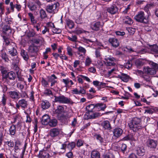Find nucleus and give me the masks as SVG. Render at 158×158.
I'll use <instances>...</instances> for the list:
<instances>
[{
  "label": "nucleus",
  "mask_w": 158,
  "mask_h": 158,
  "mask_svg": "<svg viewBox=\"0 0 158 158\" xmlns=\"http://www.w3.org/2000/svg\"><path fill=\"white\" fill-rule=\"evenodd\" d=\"M8 94L10 97L12 99H19V95L18 93L16 91H10Z\"/></svg>",
  "instance_id": "obj_23"
},
{
  "label": "nucleus",
  "mask_w": 158,
  "mask_h": 158,
  "mask_svg": "<svg viewBox=\"0 0 158 158\" xmlns=\"http://www.w3.org/2000/svg\"><path fill=\"white\" fill-rule=\"evenodd\" d=\"M48 81L51 82L53 81H55V79H56L57 77L54 74H52L51 76L48 77Z\"/></svg>",
  "instance_id": "obj_54"
},
{
  "label": "nucleus",
  "mask_w": 158,
  "mask_h": 158,
  "mask_svg": "<svg viewBox=\"0 0 158 158\" xmlns=\"http://www.w3.org/2000/svg\"><path fill=\"white\" fill-rule=\"evenodd\" d=\"M104 24L100 22H94L92 23L90 25L91 29L95 31H98L102 28Z\"/></svg>",
  "instance_id": "obj_8"
},
{
  "label": "nucleus",
  "mask_w": 158,
  "mask_h": 158,
  "mask_svg": "<svg viewBox=\"0 0 158 158\" xmlns=\"http://www.w3.org/2000/svg\"><path fill=\"white\" fill-rule=\"evenodd\" d=\"M80 90L79 91L77 88H75L72 90V93L76 94H85L86 93L85 89L81 86L80 87Z\"/></svg>",
  "instance_id": "obj_17"
},
{
  "label": "nucleus",
  "mask_w": 158,
  "mask_h": 158,
  "mask_svg": "<svg viewBox=\"0 0 158 158\" xmlns=\"http://www.w3.org/2000/svg\"><path fill=\"white\" fill-rule=\"evenodd\" d=\"M28 16L30 19L31 22L33 24H35L36 23V20L35 19V17L33 14L31 13H28Z\"/></svg>",
  "instance_id": "obj_47"
},
{
  "label": "nucleus",
  "mask_w": 158,
  "mask_h": 158,
  "mask_svg": "<svg viewBox=\"0 0 158 158\" xmlns=\"http://www.w3.org/2000/svg\"><path fill=\"white\" fill-rule=\"evenodd\" d=\"M40 16L41 19H43L47 17L45 11L43 9H41L40 12Z\"/></svg>",
  "instance_id": "obj_34"
},
{
  "label": "nucleus",
  "mask_w": 158,
  "mask_h": 158,
  "mask_svg": "<svg viewBox=\"0 0 158 158\" xmlns=\"http://www.w3.org/2000/svg\"><path fill=\"white\" fill-rule=\"evenodd\" d=\"M134 19L137 22L147 23L148 20L145 15L144 12L141 11L139 12L134 17Z\"/></svg>",
  "instance_id": "obj_4"
},
{
  "label": "nucleus",
  "mask_w": 158,
  "mask_h": 158,
  "mask_svg": "<svg viewBox=\"0 0 158 158\" xmlns=\"http://www.w3.org/2000/svg\"><path fill=\"white\" fill-rule=\"evenodd\" d=\"M143 72L148 75H155L156 73V71L154 69L150 68L149 67H145L143 68Z\"/></svg>",
  "instance_id": "obj_13"
},
{
  "label": "nucleus",
  "mask_w": 158,
  "mask_h": 158,
  "mask_svg": "<svg viewBox=\"0 0 158 158\" xmlns=\"http://www.w3.org/2000/svg\"><path fill=\"white\" fill-rule=\"evenodd\" d=\"M61 29L56 28L55 27H54L52 29V32L55 34H60L61 33Z\"/></svg>",
  "instance_id": "obj_57"
},
{
  "label": "nucleus",
  "mask_w": 158,
  "mask_h": 158,
  "mask_svg": "<svg viewBox=\"0 0 158 158\" xmlns=\"http://www.w3.org/2000/svg\"><path fill=\"white\" fill-rule=\"evenodd\" d=\"M149 64L151 66L152 68L153 69H154L155 70L158 69V64L151 61L149 63Z\"/></svg>",
  "instance_id": "obj_50"
},
{
  "label": "nucleus",
  "mask_w": 158,
  "mask_h": 158,
  "mask_svg": "<svg viewBox=\"0 0 158 158\" xmlns=\"http://www.w3.org/2000/svg\"><path fill=\"white\" fill-rule=\"evenodd\" d=\"M90 157L91 158H100V154L99 151L94 150L91 152Z\"/></svg>",
  "instance_id": "obj_20"
},
{
  "label": "nucleus",
  "mask_w": 158,
  "mask_h": 158,
  "mask_svg": "<svg viewBox=\"0 0 158 158\" xmlns=\"http://www.w3.org/2000/svg\"><path fill=\"white\" fill-rule=\"evenodd\" d=\"M38 50V47L34 44L30 46L28 48V53L31 57L35 56Z\"/></svg>",
  "instance_id": "obj_7"
},
{
  "label": "nucleus",
  "mask_w": 158,
  "mask_h": 158,
  "mask_svg": "<svg viewBox=\"0 0 158 158\" xmlns=\"http://www.w3.org/2000/svg\"><path fill=\"white\" fill-rule=\"evenodd\" d=\"M95 138L96 139L100 141V143H102L103 142V138L101 137V136L99 135H96L94 136Z\"/></svg>",
  "instance_id": "obj_61"
},
{
  "label": "nucleus",
  "mask_w": 158,
  "mask_h": 158,
  "mask_svg": "<svg viewBox=\"0 0 158 158\" xmlns=\"http://www.w3.org/2000/svg\"><path fill=\"white\" fill-rule=\"evenodd\" d=\"M155 6V4L153 2H150L149 3H148L144 7V10H148L149 9L151 8V7H154Z\"/></svg>",
  "instance_id": "obj_46"
},
{
  "label": "nucleus",
  "mask_w": 158,
  "mask_h": 158,
  "mask_svg": "<svg viewBox=\"0 0 158 158\" xmlns=\"http://www.w3.org/2000/svg\"><path fill=\"white\" fill-rule=\"evenodd\" d=\"M5 23L7 24H8L10 25L11 23L12 22V20L8 18V17H5L4 19Z\"/></svg>",
  "instance_id": "obj_60"
},
{
  "label": "nucleus",
  "mask_w": 158,
  "mask_h": 158,
  "mask_svg": "<svg viewBox=\"0 0 158 158\" xmlns=\"http://www.w3.org/2000/svg\"><path fill=\"white\" fill-rule=\"evenodd\" d=\"M57 124V120L55 119L50 120L48 124L51 127L56 126Z\"/></svg>",
  "instance_id": "obj_37"
},
{
  "label": "nucleus",
  "mask_w": 158,
  "mask_h": 158,
  "mask_svg": "<svg viewBox=\"0 0 158 158\" xmlns=\"http://www.w3.org/2000/svg\"><path fill=\"white\" fill-rule=\"evenodd\" d=\"M108 41L114 47L117 48L119 46V42L118 39L114 38L109 39Z\"/></svg>",
  "instance_id": "obj_14"
},
{
  "label": "nucleus",
  "mask_w": 158,
  "mask_h": 158,
  "mask_svg": "<svg viewBox=\"0 0 158 158\" xmlns=\"http://www.w3.org/2000/svg\"><path fill=\"white\" fill-rule=\"evenodd\" d=\"M50 120L49 116L47 115H44L42 117L41 122L43 125H47L48 124Z\"/></svg>",
  "instance_id": "obj_19"
},
{
  "label": "nucleus",
  "mask_w": 158,
  "mask_h": 158,
  "mask_svg": "<svg viewBox=\"0 0 158 158\" xmlns=\"http://www.w3.org/2000/svg\"><path fill=\"white\" fill-rule=\"evenodd\" d=\"M66 23L67 26L70 29H72L74 27V23L70 19L66 20Z\"/></svg>",
  "instance_id": "obj_39"
},
{
  "label": "nucleus",
  "mask_w": 158,
  "mask_h": 158,
  "mask_svg": "<svg viewBox=\"0 0 158 158\" xmlns=\"http://www.w3.org/2000/svg\"><path fill=\"white\" fill-rule=\"evenodd\" d=\"M1 31L3 35L9 36L11 34L12 29L10 25L7 24L4 22H2L0 24Z\"/></svg>",
  "instance_id": "obj_3"
},
{
  "label": "nucleus",
  "mask_w": 158,
  "mask_h": 158,
  "mask_svg": "<svg viewBox=\"0 0 158 158\" xmlns=\"http://www.w3.org/2000/svg\"><path fill=\"white\" fill-rule=\"evenodd\" d=\"M5 12L4 6L2 3H0V14L1 16Z\"/></svg>",
  "instance_id": "obj_53"
},
{
  "label": "nucleus",
  "mask_w": 158,
  "mask_h": 158,
  "mask_svg": "<svg viewBox=\"0 0 158 158\" xmlns=\"http://www.w3.org/2000/svg\"><path fill=\"white\" fill-rule=\"evenodd\" d=\"M127 30L130 35H133L135 31V29L132 27H129L127 28Z\"/></svg>",
  "instance_id": "obj_51"
},
{
  "label": "nucleus",
  "mask_w": 158,
  "mask_h": 158,
  "mask_svg": "<svg viewBox=\"0 0 158 158\" xmlns=\"http://www.w3.org/2000/svg\"><path fill=\"white\" fill-rule=\"evenodd\" d=\"M48 81H46L44 78H42L41 83L42 85L45 87H47L48 85Z\"/></svg>",
  "instance_id": "obj_56"
},
{
  "label": "nucleus",
  "mask_w": 158,
  "mask_h": 158,
  "mask_svg": "<svg viewBox=\"0 0 158 158\" xmlns=\"http://www.w3.org/2000/svg\"><path fill=\"white\" fill-rule=\"evenodd\" d=\"M67 50L68 54L70 56H72L73 55L72 49L69 46H68L67 47Z\"/></svg>",
  "instance_id": "obj_59"
},
{
  "label": "nucleus",
  "mask_w": 158,
  "mask_h": 158,
  "mask_svg": "<svg viewBox=\"0 0 158 158\" xmlns=\"http://www.w3.org/2000/svg\"><path fill=\"white\" fill-rule=\"evenodd\" d=\"M1 57L2 59L4 60L5 62H8L9 61L8 56L6 52H2L1 54Z\"/></svg>",
  "instance_id": "obj_42"
},
{
  "label": "nucleus",
  "mask_w": 158,
  "mask_h": 158,
  "mask_svg": "<svg viewBox=\"0 0 158 158\" xmlns=\"http://www.w3.org/2000/svg\"><path fill=\"white\" fill-rule=\"evenodd\" d=\"M71 115H65V114L61 115L60 117L59 118V119L60 120H61L62 121H64L65 120L67 119L68 118H70L71 117Z\"/></svg>",
  "instance_id": "obj_43"
},
{
  "label": "nucleus",
  "mask_w": 158,
  "mask_h": 158,
  "mask_svg": "<svg viewBox=\"0 0 158 158\" xmlns=\"http://www.w3.org/2000/svg\"><path fill=\"white\" fill-rule=\"evenodd\" d=\"M20 54L25 60L27 61L29 59V57L27 52L25 50L23 49L21 50Z\"/></svg>",
  "instance_id": "obj_29"
},
{
  "label": "nucleus",
  "mask_w": 158,
  "mask_h": 158,
  "mask_svg": "<svg viewBox=\"0 0 158 158\" xmlns=\"http://www.w3.org/2000/svg\"><path fill=\"white\" fill-rule=\"evenodd\" d=\"M118 77L120 78L124 82H127L128 81L130 77L127 74L122 73L121 75H118Z\"/></svg>",
  "instance_id": "obj_24"
},
{
  "label": "nucleus",
  "mask_w": 158,
  "mask_h": 158,
  "mask_svg": "<svg viewBox=\"0 0 158 158\" xmlns=\"http://www.w3.org/2000/svg\"><path fill=\"white\" fill-rule=\"evenodd\" d=\"M123 132V130L119 127L115 128L113 131V135L116 138L120 137L122 134Z\"/></svg>",
  "instance_id": "obj_9"
},
{
  "label": "nucleus",
  "mask_w": 158,
  "mask_h": 158,
  "mask_svg": "<svg viewBox=\"0 0 158 158\" xmlns=\"http://www.w3.org/2000/svg\"><path fill=\"white\" fill-rule=\"evenodd\" d=\"M148 48L150 50L152 53L158 54V46L157 45H148Z\"/></svg>",
  "instance_id": "obj_18"
},
{
  "label": "nucleus",
  "mask_w": 158,
  "mask_h": 158,
  "mask_svg": "<svg viewBox=\"0 0 158 158\" xmlns=\"http://www.w3.org/2000/svg\"><path fill=\"white\" fill-rule=\"evenodd\" d=\"M146 143L147 145L150 148H155L157 145V141L152 139H148Z\"/></svg>",
  "instance_id": "obj_16"
},
{
  "label": "nucleus",
  "mask_w": 158,
  "mask_h": 158,
  "mask_svg": "<svg viewBox=\"0 0 158 158\" xmlns=\"http://www.w3.org/2000/svg\"><path fill=\"white\" fill-rule=\"evenodd\" d=\"M118 8L115 5L112 6L111 7L108 8L107 10L112 15H114L118 13Z\"/></svg>",
  "instance_id": "obj_12"
},
{
  "label": "nucleus",
  "mask_w": 158,
  "mask_h": 158,
  "mask_svg": "<svg viewBox=\"0 0 158 158\" xmlns=\"http://www.w3.org/2000/svg\"><path fill=\"white\" fill-rule=\"evenodd\" d=\"M75 145L76 143L74 142L69 143L67 144V148H68L69 150H71L75 147Z\"/></svg>",
  "instance_id": "obj_41"
},
{
  "label": "nucleus",
  "mask_w": 158,
  "mask_h": 158,
  "mask_svg": "<svg viewBox=\"0 0 158 158\" xmlns=\"http://www.w3.org/2000/svg\"><path fill=\"white\" fill-rule=\"evenodd\" d=\"M123 20H124L125 23L131 24L133 23V20L129 16H125L123 17Z\"/></svg>",
  "instance_id": "obj_33"
},
{
  "label": "nucleus",
  "mask_w": 158,
  "mask_h": 158,
  "mask_svg": "<svg viewBox=\"0 0 158 158\" xmlns=\"http://www.w3.org/2000/svg\"><path fill=\"white\" fill-rule=\"evenodd\" d=\"M6 78H8L10 80H14L15 79L16 77L15 73L13 71H10L7 73L5 76Z\"/></svg>",
  "instance_id": "obj_26"
},
{
  "label": "nucleus",
  "mask_w": 158,
  "mask_h": 158,
  "mask_svg": "<svg viewBox=\"0 0 158 158\" xmlns=\"http://www.w3.org/2000/svg\"><path fill=\"white\" fill-rule=\"evenodd\" d=\"M50 105V103L47 100L43 101L41 103V107L44 110L49 108Z\"/></svg>",
  "instance_id": "obj_25"
},
{
  "label": "nucleus",
  "mask_w": 158,
  "mask_h": 158,
  "mask_svg": "<svg viewBox=\"0 0 158 158\" xmlns=\"http://www.w3.org/2000/svg\"><path fill=\"white\" fill-rule=\"evenodd\" d=\"M60 130L57 128H53L51 129L49 132V135L52 138H54L58 136L59 134Z\"/></svg>",
  "instance_id": "obj_11"
},
{
  "label": "nucleus",
  "mask_w": 158,
  "mask_h": 158,
  "mask_svg": "<svg viewBox=\"0 0 158 158\" xmlns=\"http://www.w3.org/2000/svg\"><path fill=\"white\" fill-rule=\"evenodd\" d=\"M132 66V62L131 60H128L127 63L124 64V66L127 69H130Z\"/></svg>",
  "instance_id": "obj_48"
},
{
  "label": "nucleus",
  "mask_w": 158,
  "mask_h": 158,
  "mask_svg": "<svg viewBox=\"0 0 158 158\" xmlns=\"http://www.w3.org/2000/svg\"><path fill=\"white\" fill-rule=\"evenodd\" d=\"M52 92L49 89H47L44 92V94L47 95H50L52 94Z\"/></svg>",
  "instance_id": "obj_62"
},
{
  "label": "nucleus",
  "mask_w": 158,
  "mask_h": 158,
  "mask_svg": "<svg viewBox=\"0 0 158 158\" xmlns=\"http://www.w3.org/2000/svg\"><path fill=\"white\" fill-rule=\"evenodd\" d=\"M28 6L31 11L35 10L37 8L36 5L32 3H30Z\"/></svg>",
  "instance_id": "obj_49"
},
{
  "label": "nucleus",
  "mask_w": 158,
  "mask_h": 158,
  "mask_svg": "<svg viewBox=\"0 0 158 158\" xmlns=\"http://www.w3.org/2000/svg\"><path fill=\"white\" fill-rule=\"evenodd\" d=\"M18 103L22 108H27V102L25 99H22L20 100L19 101Z\"/></svg>",
  "instance_id": "obj_28"
},
{
  "label": "nucleus",
  "mask_w": 158,
  "mask_h": 158,
  "mask_svg": "<svg viewBox=\"0 0 158 158\" xmlns=\"http://www.w3.org/2000/svg\"><path fill=\"white\" fill-rule=\"evenodd\" d=\"M12 60V64L13 65L17 64L19 61V58L17 56L14 57Z\"/></svg>",
  "instance_id": "obj_45"
},
{
  "label": "nucleus",
  "mask_w": 158,
  "mask_h": 158,
  "mask_svg": "<svg viewBox=\"0 0 158 158\" xmlns=\"http://www.w3.org/2000/svg\"><path fill=\"white\" fill-rule=\"evenodd\" d=\"M103 114H101L99 112H95L93 113L92 114H89L88 118L89 119H94L99 116H102Z\"/></svg>",
  "instance_id": "obj_31"
},
{
  "label": "nucleus",
  "mask_w": 158,
  "mask_h": 158,
  "mask_svg": "<svg viewBox=\"0 0 158 158\" xmlns=\"http://www.w3.org/2000/svg\"><path fill=\"white\" fill-rule=\"evenodd\" d=\"M9 131L11 135H14L15 133L16 127L14 125H12L9 129Z\"/></svg>",
  "instance_id": "obj_40"
},
{
  "label": "nucleus",
  "mask_w": 158,
  "mask_h": 158,
  "mask_svg": "<svg viewBox=\"0 0 158 158\" xmlns=\"http://www.w3.org/2000/svg\"><path fill=\"white\" fill-rule=\"evenodd\" d=\"M15 45L14 43H11L9 47L7 48L8 49V54L11 57H13L17 56L18 53L17 50L15 48Z\"/></svg>",
  "instance_id": "obj_6"
},
{
  "label": "nucleus",
  "mask_w": 158,
  "mask_h": 158,
  "mask_svg": "<svg viewBox=\"0 0 158 158\" xmlns=\"http://www.w3.org/2000/svg\"><path fill=\"white\" fill-rule=\"evenodd\" d=\"M123 141H135L136 140L135 137L132 134H129L127 136L124 137L122 139Z\"/></svg>",
  "instance_id": "obj_27"
},
{
  "label": "nucleus",
  "mask_w": 158,
  "mask_h": 158,
  "mask_svg": "<svg viewBox=\"0 0 158 158\" xmlns=\"http://www.w3.org/2000/svg\"><path fill=\"white\" fill-rule=\"evenodd\" d=\"M39 156V158H49L50 157L46 148L40 151Z\"/></svg>",
  "instance_id": "obj_10"
},
{
  "label": "nucleus",
  "mask_w": 158,
  "mask_h": 158,
  "mask_svg": "<svg viewBox=\"0 0 158 158\" xmlns=\"http://www.w3.org/2000/svg\"><path fill=\"white\" fill-rule=\"evenodd\" d=\"M63 111L64 107L61 106H57V108L55 110V112L56 114H60L62 113Z\"/></svg>",
  "instance_id": "obj_35"
},
{
  "label": "nucleus",
  "mask_w": 158,
  "mask_h": 158,
  "mask_svg": "<svg viewBox=\"0 0 158 158\" xmlns=\"http://www.w3.org/2000/svg\"><path fill=\"white\" fill-rule=\"evenodd\" d=\"M77 49L79 52L82 53L84 54H85L86 52V49L84 48L81 46H79L78 48H77Z\"/></svg>",
  "instance_id": "obj_58"
},
{
  "label": "nucleus",
  "mask_w": 158,
  "mask_h": 158,
  "mask_svg": "<svg viewBox=\"0 0 158 158\" xmlns=\"http://www.w3.org/2000/svg\"><path fill=\"white\" fill-rule=\"evenodd\" d=\"M55 101L56 102H59L60 103H68L70 102L69 98L64 97L63 95L59 96H54Z\"/></svg>",
  "instance_id": "obj_5"
},
{
  "label": "nucleus",
  "mask_w": 158,
  "mask_h": 158,
  "mask_svg": "<svg viewBox=\"0 0 158 158\" xmlns=\"http://www.w3.org/2000/svg\"><path fill=\"white\" fill-rule=\"evenodd\" d=\"M101 125L105 130L110 131L111 128V126L110 122L108 120H105L101 123Z\"/></svg>",
  "instance_id": "obj_15"
},
{
  "label": "nucleus",
  "mask_w": 158,
  "mask_h": 158,
  "mask_svg": "<svg viewBox=\"0 0 158 158\" xmlns=\"http://www.w3.org/2000/svg\"><path fill=\"white\" fill-rule=\"evenodd\" d=\"M94 108L96 109V104H91L88 105L86 107V109L87 111L86 113L89 114L90 113L93 112V110Z\"/></svg>",
  "instance_id": "obj_21"
},
{
  "label": "nucleus",
  "mask_w": 158,
  "mask_h": 158,
  "mask_svg": "<svg viewBox=\"0 0 158 158\" xmlns=\"http://www.w3.org/2000/svg\"><path fill=\"white\" fill-rule=\"evenodd\" d=\"M67 38L69 40L73 42H76L77 41V38L75 35H72L71 37L68 36Z\"/></svg>",
  "instance_id": "obj_52"
},
{
  "label": "nucleus",
  "mask_w": 158,
  "mask_h": 158,
  "mask_svg": "<svg viewBox=\"0 0 158 158\" xmlns=\"http://www.w3.org/2000/svg\"><path fill=\"white\" fill-rule=\"evenodd\" d=\"M135 64L137 67H140L143 65L144 64V62L140 59H137L135 61Z\"/></svg>",
  "instance_id": "obj_38"
},
{
  "label": "nucleus",
  "mask_w": 158,
  "mask_h": 158,
  "mask_svg": "<svg viewBox=\"0 0 158 158\" xmlns=\"http://www.w3.org/2000/svg\"><path fill=\"white\" fill-rule=\"evenodd\" d=\"M60 4L57 2H55L53 4L46 6V10L48 13L54 14L57 13L59 9Z\"/></svg>",
  "instance_id": "obj_2"
},
{
  "label": "nucleus",
  "mask_w": 158,
  "mask_h": 158,
  "mask_svg": "<svg viewBox=\"0 0 158 158\" xmlns=\"http://www.w3.org/2000/svg\"><path fill=\"white\" fill-rule=\"evenodd\" d=\"M136 153L138 155L143 156L145 154V150L144 148L143 147H138L136 148Z\"/></svg>",
  "instance_id": "obj_22"
},
{
  "label": "nucleus",
  "mask_w": 158,
  "mask_h": 158,
  "mask_svg": "<svg viewBox=\"0 0 158 158\" xmlns=\"http://www.w3.org/2000/svg\"><path fill=\"white\" fill-rule=\"evenodd\" d=\"M127 145L126 144L124 143L122 144L120 147L121 151L122 152L124 153V152L127 149Z\"/></svg>",
  "instance_id": "obj_64"
},
{
  "label": "nucleus",
  "mask_w": 158,
  "mask_h": 158,
  "mask_svg": "<svg viewBox=\"0 0 158 158\" xmlns=\"http://www.w3.org/2000/svg\"><path fill=\"white\" fill-rule=\"evenodd\" d=\"M103 158H115L114 155L111 153L108 152L104 153L102 155Z\"/></svg>",
  "instance_id": "obj_44"
},
{
  "label": "nucleus",
  "mask_w": 158,
  "mask_h": 158,
  "mask_svg": "<svg viewBox=\"0 0 158 158\" xmlns=\"http://www.w3.org/2000/svg\"><path fill=\"white\" fill-rule=\"evenodd\" d=\"M96 109H100V110L104 111L106 107V104L102 103H98L96 104Z\"/></svg>",
  "instance_id": "obj_32"
},
{
  "label": "nucleus",
  "mask_w": 158,
  "mask_h": 158,
  "mask_svg": "<svg viewBox=\"0 0 158 158\" xmlns=\"http://www.w3.org/2000/svg\"><path fill=\"white\" fill-rule=\"evenodd\" d=\"M92 61L91 59L89 57L87 58L85 60V65L86 66H89L91 64Z\"/></svg>",
  "instance_id": "obj_63"
},
{
  "label": "nucleus",
  "mask_w": 158,
  "mask_h": 158,
  "mask_svg": "<svg viewBox=\"0 0 158 158\" xmlns=\"http://www.w3.org/2000/svg\"><path fill=\"white\" fill-rule=\"evenodd\" d=\"M8 36H6V35L2 36V37L4 40L5 45L7 46V48L9 47V46L10 45L11 43H13L12 42H10Z\"/></svg>",
  "instance_id": "obj_30"
},
{
  "label": "nucleus",
  "mask_w": 158,
  "mask_h": 158,
  "mask_svg": "<svg viewBox=\"0 0 158 158\" xmlns=\"http://www.w3.org/2000/svg\"><path fill=\"white\" fill-rule=\"evenodd\" d=\"M0 70L3 75L5 74L6 75L7 73L6 68L2 66H0Z\"/></svg>",
  "instance_id": "obj_55"
},
{
  "label": "nucleus",
  "mask_w": 158,
  "mask_h": 158,
  "mask_svg": "<svg viewBox=\"0 0 158 158\" xmlns=\"http://www.w3.org/2000/svg\"><path fill=\"white\" fill-rule=\"evenodd\" d=\"M104 62L107 66H114L116 65V63L114 62V61L105 60Z\"/></svg>",
  "instance_id": "obj_36"
},
{
  "label": "nucleus",
  "mask_w": 158,
  "mask_h": 158,
  "mask_svg": "<svg viewBox=\"0 0 158 158\" xmlns=\"http://www.w3.org/2000/svg\"><path fill=\"white\" fill-rule=\"evenodd\" d=\"M128 124L130 129L134 132L139 131L143 127L142 125L141 119L137 117H135L132 118Z\"/></svg>",
  "instance_id": "obj_1"
}]
</instances>
